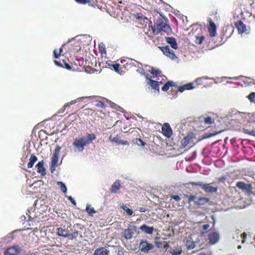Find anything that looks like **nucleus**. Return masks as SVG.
<instances>
[{
  "label": "nucleus",
  "instance_id": "61",
  "mask_svg": "<svg viewBox=\"0 0 255 255\" xmlns=\"http://www.w3.org/2000/svg\"><path fill=\"white\" fill-rule=\"evenodd\" d=\"M62 50H62V47H61V48H60V49H59V52H60V54H61V53H62Z\"/></svg>",
  "mask_w": 255,
  "mask_h": 255
},
{
  "label": "nucleus",
  "instance_id": "17",
  "mask_svg": "<svg viewBox=\"0 0 255 255\" xmlns=\"http://www.w3.org/2000/svg\"><path fill=\"white\" fill-rule=\"evenodd\" d=\"M70 231H72V233H69V236L68 237V239L71 240H73L74 239H76L78 237H79L80 238H83V235L81 232L78 231H73L71 229H70Z\"/></svg>",
  "mask_w": 255,
  "mask_h": 255
},
{
  "label": "nucleus",
  "instance_id": "27",
  "mask_svg": "<svg viewBox=\"0 0 255 255\" xmlns=\"http://www.w3.org/2000/svg\"><path fill=\"white\" fill-rule=\"evenodd\" d=\"M37 160V157L34 154H31L29 159V162L28 163L27 167L31 168L33 167L34 163Z\"/></svg>",
  "mask_w": 255,
  "mask_h": 255
},
{
  "label": "nucleus",
  "instance_id": "64",
  "mask_svg": "<svg viewBox=\"0 0 255 255\" xmlns=\"http://www.w3.org/2000/svg\"><path fill=\"white\" fill-rule=\"evenodd\" d=\"M159 82V85L160 84H161L162 83V82H161V81H160V82Z\"/></svg>",
  "mask_w": 255,
  "mask_h": 255
},
{
  "label": "nucleus",
  "instance_id": "14",
  "mask_svg": "<svg viewBox=\"0 0 255 255\" xmlns=\"http://www.w3.org/2000/svg\"><path fill=\"white\" fill-rule=\"evenodd\" d=\"M71 224L67 228L69 227L71 228ZM56 233L58 236L60 237H63L65 238H68L69 236V230L67 228V229H64L62 227H59L57 228Z\"/></svg>",
  "mask_w": 255,
  "mask_h": 255
},
{
  "label": "nucleus",
  "instance_id": "23",
  "mask_svg": "<svg viewBox=\"0 0 255 255\" xmlns=\"http://www.w3.org/2000/svg\"><path fill=\"white\" fill-rule=\"evenodd\" d=\"M234 29L233 27L226 26L225 29L223 30L224 36L225 37V38L227 39L232 35Z\"/></svg>",
  "mask_w": 255,
  "mask_h": 255
},
{
  "label": "nucleus",
  "instance_id": "28",
  "mask_svg": "<svg viewBox=\"0 0 255 255\" xmlns=\"http://www.w3.org/2000/svg\"><path fill=\"white\" fill-rule=\"evenodd\" d=\"M208 79V77H203L196 79L195 80V83L198 85H203L205 86V83L204 81Z\"/></svg>",
  "mask_w": 255,
  "mask_h": 255
},
{
  "label": "nucleus",
  "instance_id": "44",
  "mask_svg": "<svg viewBox=\"0 0 255 255\" xmlns=\"http://www.w3.org/2000/svg\"><path fill=\"white\" fill-rule=\"evenodd\" d=\"M135 140L136 142L138 145H140L141 146H144L145 145L144 142L141 139L139 138H136Z\"/></svg>",
  "mask_w": 255,
  "mask_h": 255
},
{
  "label": "nucleus",
  "instance_id": "48",
  "mask_svg": "<svg viewBox=\"0 0 255 255\" xmlns=\"http://www.w3.org/2000/svg\"><path fill=\"white\" fill-rule=\"evenodd\" d=\"M63 62L64 63V65H63V67H64L68 70H71L72 69L71 66L66 61L63 60Z\"/></svg>",
  "mask_w": 255,
  "mask_h": 255
},
{
  "label": "nucleus",
  "instance_id": "33",
  "mask_svg": "<svg viewBox=\"0 0 255 255\" xmlns=\"http://www.w3.org/2000/svg\"><path fill=\"white\" fill-rule=\"evenodd\" d=\"M121 208L126 211L127 214L129 216H131L133 214V211L128 208L126 205L123 204Z\"/></svg>",
  "mask_w": 255,
  "mask_h": 255
},
{
  "label": "nucleus",
  "instance_id": "57",
  "mask_svg": "<svg viewBox=\"0 0 255 255\" xmlns=\"http://www.w3.org/2000/svg\"><path fill=\"white\" fill-rule=\"evenodd\" d=\"M209 228V225L208 224H204L202 226V228L204 231H206Z\"/></svg>",
  "mask_w": 255,
  "mask_h": 255
},
{
  "label": "nucleus",
  "instance_id": "52",
  "mask_svg": "<svg viewBox=\"0 0 255 255\" xmlns=\"http://www.w3.org/2000/svg\"><path fill=\"white\" fill-rule=\"evenodd\" d=\"M227 177L225 176H221L219 178V182L221 183H224L226 180Z\"/></svg>",
  "mask_w": 255,
  "mask_h": 255
},
{
  "label": "nucleus",
  "instance_id": "51",
  "mask_svg": "<svg viewBox=\"0 0 255 255\" xmlns=\"http://www.w3.org/2000/svg\"><path fill=\"white\" fill-rule=\"evenodd\" d=\"M54 56L55 58H57L60 55V52H58L56 50H54L53 51Z\"/></svg>",
  "mask_w": 255,
  "mask_h": 255
},
{
  "label": "nucleus",
  "instance_id": "59",
  "mask_svg": "<svg viewBox=\"0 0 255 255\" xmlns=\"http://www.w3.org/2000/svg\"><path fill=\"white\" fill-rule=\"evenodd\" d=\"M247 234L245 232H244L243 233H242L241 234V237H242L244 239H245L247 237Z\"/></svg>",
  "mask_w": 255,
  "mask_h": 255
},
{
  "label": "nucleus",
  "instance_id": "21",
  "mask_svg": "<svg viewBox=\"0 0 255 255\" xmlns=\"http://www.w3.org/2000/svg\"><path fill=\"white\" fill-rule=\"evenodd\" d=\"M147 79H149V84L151 87L152 89L156 90L158 92H159V82L158 81H156L155 80L150 79L148 78V77H146Z\"/></svg>",
  "mask_w": 255,
  "mask_h": 255
},
{
  "label": "nucleus",
  "instance_id": "50",
  "mask_svg": "<svg viewBox=\"0 0 255 255\" xmlns=\"http://www.w3.org/2000/svg\"><path fill=\"white\" fill-rule=\"evenodd\" d=\"M75 1L81 4H86L90 2L89 0H75Z\"/></svg>",
  "mask_w": 255,
  "mask_h": 255
},
{
  "label": "nucleus",
  "instance_id": "2",
  "mask_svg": "<svg viewBox=\"0 0 255 255\" xmlns=\"http://www.w3.org/2000/svg\"><path fill=\"white\" fill-rule=\"evenodd\" d=\"M188 184L200 186L207 193H215L218 190L217 187H213L210 185V184H204L202 182H190Z\"/></svg>",
  "mask_w": 255,
  "mask_h": 255
},
{
  "label": "nucleus",
  "instance_id": "4",
  "mask_svg": "<svg viewBox=\"0 0 255 255\" xmlns=\"http://www.w3.org/2000/svg\"><path fill=\"white\" fill-rule=\"evenodd\" d=\"M236 187L250 196L253 194V187L251 184H246L243 181H239L236 183Z\"/></svg>",
  "mask_w": 255,
  "mask_h": 255
},
{
  "label": "nucleus",
  "instance_id": "47",
  "mask_svg": "<svg viewBox=\"0 0 255 255\" xmlns=\"http://www.w3.org/2000/svg\"><path fill=\"white\" fill-rule=\"evenodd\" d=\"M245 133L255 136V130H250L248 129H245Z\"/></svg>",
  "mask_w": 255,
  "mask_h": 255
},
{
  "label": "nucleus",
  "instance_id": "13",
  "mask_svg": "<svg viewBox=\"0 0 255 255\" xmlns=\"http://www.w3.org/2000/svg\"><path fill=\"white\" fill-rule=\"evenodd\" d=\"M220 239V235L218 233L213 232L210 233L208 235V240L211 244L214 245L216 244Z\"/></svg>",
  "mask_w": 255,
  "mask_h": 255
},
{
  "label": "nucleus",
  "instance_id": "18",
  "mask_svg": "<svg viewBox=\"0 0 255 255\" xmlns=\"http://www.w3.org/2000/svg\"><path fill=\"white\" fill-rule=\"evenodd\" d=\"M121 188V182L120 180H116L112 185L110 191L112 193H116Z\"/></svg>",
  "mask_w": 255,
  "mask_h": 255
},
{
  "label": "nucleus",
  "instance_id": "34",
  "mask_svg": "<svg viewBox=\"0 0 255 255\" xmlns=\"http://www.w3.org/2000/svg\"><path fill=\"white\" fill-rule=\"evenodd\" d=\"M96 139V135L94 133L88 134L87 136V140L86 141L87 142V144L90 143L92 140Z\"/></svg>",
  "mask_w": 255,
  "mask_h": 255
},
{
  "label": "nucleus",
  "instance_id": "39",
  "mask_svg": "<svg viewBox=\"0 0 255 255\" xmlns=\"http://www.w3.org/2000/svg\"><path fill=\"white\" fill-rule=\"evenodd\" d=\"M57 184L59 185L61 190L66 193L67 192V187L66 185L62 182H58Z\"/></svg>",
  "mask_w": 255,
  "mask_h": 255
},
{
  "label": "nucleus",
  "instance_id": "56",
  "mask_svg": "<svg viewBox=\"0 0 255 255\" xmlns=\"http://www.w3.org/2000/svg\"><path fill=\"white\" fill-rule=\"evenodd\" d=\"M138 210L140 212H145L147 211V209L145 207H141L139 208Z\"/></svg>",
  "mask_w": 255,
  "mask_h": 255
},
{
  "label": "nucleus",
  "instance_id": "15",
  "mask_svg": "<svg viewBox=\"0 0 255 255\" xmlns=\"http://www.w3.org/2000/svg\"><path fill=\"white\" fill-rule=\"evenodd\" d=\"M235 26L240 34H242L247 30L246 25L241 20L236 22Z\"/></svg>",
  "mask_w": 255,
  "mask_h": 255
},
{
  "label": "nucleus",
  "instance_id": "32",
  "mask_svg": "<svg viewBox=\"0 0 255 255\" xmlns=\"http://www.w3.org/2000/svg\"><path fill=\"white\" fill-rule=\"evenodd\" d=\"M224 130H220V131H218V132H213V133H206L205 134H204L203 135L202 138H207L211 137L212 136L216 135L217 134L222 132Z\"/></svg>",
  "mask_w": 255,
  "mask_h": 255
},
{
  "label": "nucleus",
  "instance_id": "9",
  "mask_svg": "<svg viewBox=\"0 0 255 255\" xmlns=\"http://www.w3.org/2000/svg\"><path fill=\"white\" fill-rule=\"evenodd\" d=\"M209 25L208 27V32L211 37H215L217 34V26L211 18L208 19Z\"/></svg>",
  "mask_w": 255,
  "mask_h": 255
},
{
  "label": "nucleus",
  "instance_id": "22",
  "mask_svg": "<svg viewBox=\"0 0 255 255\" xmlns=\"http://www.w3.org/2000/svg\"><path fill=\"white\" fill-rule=\"evenodd\" d=\"M94 255H109V251L106 248L101 247L95 251Z\"/></svg>",
  "mask_w": 255,
  "mask_h": 255
},
{
  "label": "nucleus",
  "instance_id": "35",
  "mask_svg": "<svg viewBox=\"0 0 255 255\" xmlns=\"http://www.w3.org/2000/svg\"><path fill=\"white\" fill-rule=\"evenodd\" d=\"M99 52L102 55L106 54V50L105 46L104 44L101 43L99 45Z\"/></svg>",
  "mask_w": 255,
  "mask_h": 255
},
{
  "label": "nucleus",
  "instance_id": "37",
  "mask_svg": "<svg viewBox=\"0 0 255 255\" xmlns=\"http://www.w3.org/2000/svg\"><path fill=\"white\" fill-rule=\"evenodd\" d=\"M157 246L158 247H162L165 250H167L169 248V245L168 243L165 241L158 243Z\"/></svg>",
  "mask_w": 255,
  "mask_h": 255
},
{
  "label": "nucleus",
  "instance_id": "31",
  "mask_svg": "<svg viewBox=\"0 0 255 255\" xmlns=\"http://www.w3.org/2000/svg\"><path fill=\"white\" fill-rule=\"evenodd\" d=\"M86 212L90 216H93V214L96 213V211L93 207H91V205H88L86 208Z\"/></svg>",
  "mask_w": 255,
  "mask_h": 255
},
{
  "label": "nucleus",
  "instance_id": "54",
  "mask_svg": "<svg viewBox=\"0 0 255 255\" xmlns=\"http://www.w3.org/2000/svg\"><path fill=\"white\" fill-rule=\"evenodd\" d=\"M96 105L97 107H99L101 108H103L105 106L104 102L102 101H98Z\"/></svg>",
  "mask_w": 255,
  "mask_h": 255
},
{
  "label": "nucleus",
  "instance_id": "30",
  "mask_svg": "<svg viewBox=\"0 0 255 255\" xmlns=\"http://www.w3.org/2000/svg\"><path fill=\"white\" fill-rule=\"evenodd\" d=\"M161 31L164 32L166 34L169 35L172 33V29L169 24L166 23L165 25L163 26Z\"/></svg>",
  "mask_w": 255,
  "mask_h": 255
},
{
  "label": "nucleus",
  "instance_id": "41",
  "mask_svg": "<svg viewBox=\"0 0 255 255\" xmlns=\"http://www.w3.org/2000/svg\"><path fill=\"white\" fill-rule=\"evenodd\" d=\"M204 122L207 125H211L214 123V120L211 117H208L204 119Z\"/></svg>",
  "mask_w": 255,
  "mask_h": 255
},
{
  "label": "nucleus",
  "instance_id": "7",
  "mask_svg": "<svg viewBox=\"0 0 255 255\" xmlns=\"http://www.w3.org/2000/svg\"><path fill=\"white\" fill-rule=\"evenodd\" d=\"M194 138H195V134L192 132H189L187 135L184 137V138L181 140L180 148H184Z\"/></svg>",
  "mask_w": 255,
  "mask_h": 255
},
{
  "label": "nucleus",
  "instance_id": "40",
  "mask_svg": "<svg viewBox=\"0 0 255 255\" xmlns=\"http://www.w3.org/2000/svg\"><path fill=\"white\" fill-rule=\"evenodd\" d=\"M185 196L187 198V202L188 203H190L191 202L196 201V196L194 195H185Z\"/></svg>",
  "mask_w": 255,
  "mask_h": 255
},
{
  "label": "nucleus",
  "instance_id": "20",
  "mask_svg": "<svg viewBox=\"0 0 255 255\" xmlns=\"http://www.w3.org/2000/svg\"><path fill=\"white\" fill-rule=\"evenodd\" d=\"M139 229L147 234H151L153 231V228L152 227H149L146 224L141 225Z\"/></svg>",
  "mask_w": 255,
  "mask_h": 255
},
{
  "label": "nucleus",
  "instance_id": "6",
  "mask_svg": "<svg viewBox=\"0 0 255 255\" xmlns=\"http://www.w3.org/2000/svg\"><path fill=\"white\" fill-rule=\"evenodd\" d=\"M22 249L18 245H13L7 248L4 252V255H19Z\"/></svg>",
  "mask_w": 255,
  "mask_h": 255
},
{
  "label": "nucleus",
  "instance_id": "11",
  "mask_svg": "<svg viewBox=\"0 0 255 255\" xmlns=\"http://www.w3.org/2000/svg\"><path fill=\"white\" fill-rule=\"evenodd\" d=\"M162 132L163 134L170 137L172 134V130L168 123H164L162 127Z\"/></svg>",
  "mask_w": 255,
  "mask_h": 255
},
{
  "label": "nucleus",
  "instance_id": "5",
  "mask_svg": "<svg viewBox=\"0 0 255 255\" xmlns=\"http://www.w3.org/2000/svg\"><path fill=\"white\" fill-rule=\"evenodd\" d=\"M87 144L86 139L83 137L76 138L73 142V146L77 149L79 152H82L84 149V146Z\"/></svg>",
  "mask_w": 255,
  "mask_h": 255
},
{
  "label": "nucleus",
  "instance_id": "43",
  "mask_svg": "<svg viewBox=\"0 0 255 255\" xmlns=\"http://www.w3.org/2000/svg\"><path fill=\"white\" fill-rule=\"evenodd\" d=\"M186 90H191L194 88L192 83H187L184 85Z\"/></svg>",
  "mask_w": 255,
  "mask_h": 255
},
{
  "label": "nucleus",
  "instance_id": "49",
  "mask_svg": "<svg viewBox=\"0 0 255 255\" xmlns=\"http://www.w3.org/2000/svg\"><path fill=\"white\" fill-rule=\"evenodd\" d=\"M75 103H76V101L75 100L71 101V102L67 103L64 106L63 111H64L67 107H69L70 106H71L72 104H75Z\"/></svg>",
  "mask_w": 255,
  "mask_h": 255
},
{
  "label": "nucleus",
  "instance_id": "58",
  "mask_svg": "<svg viewBox=\"0 0 255 255\" xmlns=\"http://www.w3.org/2000/svg\"><path fill=\"white\" fill-rule=\"evenodd\" d=\"M54 63L57 66L59 67H63V65L60 63V62L58 61L55 60Z\"/></svg>",
  "mask_w": 255,
  "mask_h": 255
},
{
  "label": "nucleus",
  "instance_id": "63",
  "mask_svg": "<svg viewBox=\"0 0 255 255\" xmlns=\"http://www.w3.org/2000/svg\"><path fill=\"white\" fill-rule=\"evenodd\" d=\"M86 98H88L90 99H93L92 97H91V96L87 97Z\"/></svg>",
  "mask_w": 255,
  "mask_h": 255
},
{
  "label": "nucleus",
  "instance_id": "26",
  "mask_svg": "<svg viewBox=\"0 0 255 255\" xmlns=\"http://www.w3.org/2000/svg\"><path fill=\"white\" fill-rule=\"evenodd\" d=\"M148 72L156 77L159 76L161 74V72L160 70L155 69L153 67H149V69L148 70Z\"/></svg>",
  "mask_w": 255,
  "mask_h": 255
},
{
  "label": "nucleus",
  "instance_id": "16",
  "mask_svg": "<svg viewBox=\"0 0 255 255\" xmlns=\"http://www.w3.org/2000/svg\"><path fill=\"white\" fill-rule=\"evenodd\" d=\"M44 162L43 160H41L36 164V167H37V171L42 176H45L46 175V170L44 167Z\"/></svg>",
  "mask_w": 255,
  "mask_h": 255
},
{
  "label": "nucleus",
  "instance_id": "42",
  "mask_svg": "<svg viewBox=\"0 0 255 255\" xmlns=\"http://www.w3.org/2000/svg\"><path fill=\"white\" fill-rule=\"evenodd\" d=\"M181 253L182 250L181 248L174 249L171 252V254L172 255H180Z\"/></svg>",
  "mask_w": 255,
  "mask_h": 255
},
{
  "label": "nucleus",
  "instance_id": "8",
  "mask_svg": "<svg viewBox=\"0 0 255 255\" xmlns=\"http://www.w3.org/2000/svg\"><path fill=\"white\" fill-rule=\"evenodd\" d=\"M153 247L152 244L148 243L146 241H142L139 244V248L141 252L147 253L152 250Z\"/></svg>",
  "mask_w": 255,
  "mask_h": 255
},
{
  "label": "nucleus",
  "instance_id": "36",
  "mask_svg": "<svg viewBox=\"0 0 255 255\" xmlns=\"http://www.w3.org/2000/svg\"><path fill=\"white\" fill-rule=\"evenodd\" d=\"M248 98L250 102L255 104V92H252L248 96Z\"/></svg>",
  "mask_w": 255,
  "mask_h": 255
},
{
  "label": "nucleus",
  "instance_id": "38",
  "mask_svg": "<svg viewBox=\"0 0 255 255\" xmlns=\"http://www.w3.org/2000/svg\"><path fill=\"white\" fill-rule=\"evenodd\" d=\"M204 39L205 37L204 36H196L195 42L197 44H201L203 41H204Z\"/></svg>",
  "mask_w": 255,
  "mask_h": 255
},
{
  "label": "nucleus",
  "instance_id": "60",
  "mask_svg": "<svg viewBox=\"0 0 255 255\" xmlns=\"http://www.w3.org/2000/svg\"><path fill=\"white\" fill-rule=\"evenodd\" d=\"M198 255H207L205 253H200Z\"/></svg>",
  "mask_w": 255,
  "mask_h": 255
},
{
  "label": "nucleus",
  "instance_id": "53",
  "mask_svg": "<svg viewBox=\"0 0 255 255\" xmlns=\"http://www.w3.org/2000/svg\"><path fill=\"white\" fill-rule=\"evenodd\" d=\"M67 197H68V200L71 201V202L72 203V204H73L74 205H76V202L75 201V200L72 198V196H68Z\"/></svg>",
  "mask_w": 255,
  "mask_h": 255
},
{
  "label": "nucleus",
  "instance_id": "3",
  "mask_svg": "<svg viewBox=\"0 0 255 255\" xmlns=\"http://www.w3.org/2000/svg\"><path fill=\"white\" fill-rule=\"evenodd\" d=\"M61 147L57 145L56 148L54 150L53 156L51 158L50 162V170L52 172L55 170L56 167L57 166L58 160V156L60 151Z\"/></svg>",
  "mask_w": 255,
  "mask_h": 255
},
{
  "label": "nucleus",
  "instance_id": "10",
  "mask_svg": "<svg viewBox=\"0 0 255 255\" xmlns=\"http://www.w3.org/2000/svg\"><path fill=\"white\" fill-rule=\"evenodd\" d=\"M159 48H160L164 55L170 58L174 59L176 58L174 52L170 49L168 46L159 47Z\"/></svg>",
  "mask_w": 255,
  "mask_h": 255
},
{
  "label": "nucleus",
  "instance_id": "19",
  "mask_svg": "<svg viewBox=\"0 0 255 255\" xmlns=\"http://www.w3.org/2000/svg\"><path fill=\"white\" fill-rule=\"evenodd\" d=\"M166 41L167 43L170 45L172 48L174 49H177L178 48L176 40L174 37H167L166 38Z\"/></svg>",
  "mask_w": 255,
  "mask_h": 255
},
{
  "label": "nucleus",
  "instance_id": "46",
  "mask_svg": "<svg viewBox=\"0 0 255 255\" xmlns=\"http://www.w3.org/2000/svg\"><path fill=\"white\" fill-rule=\"evenodd\" d=\"M171 199H174L175 201L178 202L180 200L181 198L178 195H171L170 196Z\"/></svg>",
  "mask_w": 255,
  "mask_h": 255
},
{
  "label": "nucleus",
  "instance_id": "29",
  "mask_svg": "<svg viewBox=\"0 0 255 255\" xmlns=\"http://www.w3.org/2000/svg\"><path fill=\"white\" fill-rule=\"evenodd\" d=\"M175 84L172 81L167 82L162 87L161 89L163 91L166 92L169 90L170 87L174 86Z\"/></svg>",
  "mask_w": 255,
  "mask_h": 255
},
{
  "label": "nucleus",
  "instance_id": "55",
  "mask_svg": "<svg viewBox=\"0 0 255 255\" xmlns=\"http://www.w3.org/2000/svg\"><path fill=\"white\" fill-rule=\"evenodd\" d=\"M185 89V88L184 87V85L179 86L178 89V91L180 92H183Z\"/></svg>",
  "mask_w": 255,
  "mask_h": 255
},
{
  "label": "nucleus",
  "instance_id": "45",
  "mask_svg": "<svg viewBox=\"0 0 255 255\" xmlns=\"http://www.w3.org/2000/svg\"><path fill=\"white\" fill-rule=\"evenodd\" d=\"M111 66L113 68L114 70L116 72H119V67H120V64H119L116 63V64H112V65H111Z\"/></svg>",
  "mask_w": 255,
  "mask_h": 255
},
{
  "label": "nucleus",
  "instance_id": "62",
  "mask_svg": "<svg viewBox=\"0 0 255 255\" xmlns=\"http://www.w3.org/2000/svg\"><path fill=\"white\" fill-rule=\"evenodd\" d=\"M85 110L90 111L91 112L93 111L91 109H86Z\"/></svg>",
  "mask_w": 255,
  "mask_h": 255
},
{
  "label": "nucleus",
  "instance_id": "24",
  "mask_svg": "<svg viewBox=\"0 0 255 255\" xmlns=\"http://www.w3.org/2000/svg\"><path fill=\"white\" fill-rule=\"evenodd\" d=\"M209 202V199L205 197H200L195 201L196 205H204Z\"/></svg>",
  "mask_w": 255,
  "mask_h": 255
},
{
  "label": "nucleus",
  "instance_id": "1",
  "mask_svg": "<svg viewBox=\"0 0 255 255\" xmlns=\"http://www.w3.org/2000/svg\"><path fill=\"white\" fill-rule=\"evenodd\" d=\"M167 19L161 17L156 19L155 22V26H151L152 33L154 35H157L161 32L163 26L167 23Z\"/></svg>",
  "mask_w": 255,
  "mask_h": 255
},
{
  "label": "nucleus",
  "instance_id": "12",
  "mask_svg": "<svg viewBox=\"0 0 255 255\" xmlns=\"http://www.w3.org/2000/svg\"><path fill=\"white\" fill-rule=\"evenodd\" d=\"M109 140L112 142H115L117 144L122 145H128V142L127 140H123L121 139V137L119 135L113 137L112 135L109 137Z\"/></svg>",
  "mask_w": 255,
  "mask_h": 255
},
{
  "label": "nucleus",
  "instance_id": "25",
  "mask_svg": "<svg viewBox=\"0 0 255 255\" xmlns=\"http://www.w3.org/2000/svg\"><path fill=\"white\" fill-rule=\"evenodd\" d=\"M133 235V233L131 230L128 228L124 230L123 232V237L126 240H129L131 239Z\"/></svg>",
  "mask_w": 255,
  "mask_h": 255
}]
</instances>
